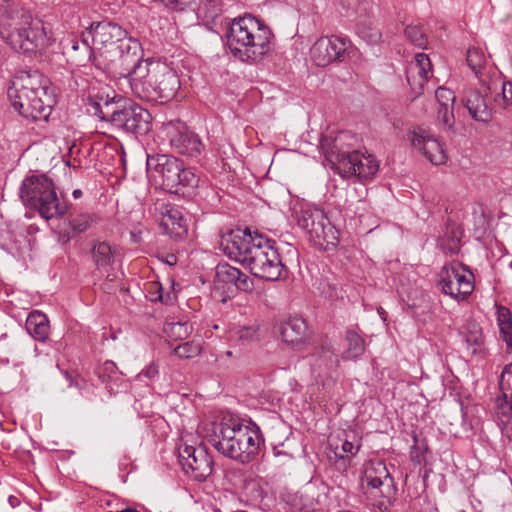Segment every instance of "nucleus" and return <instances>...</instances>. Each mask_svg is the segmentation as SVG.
Instances as JSON below:
<instances>
[{"instance_id":"nucleus-1","label":"nucleus","mask_w":512,"mask_h":512,"mask_svg":"<svg viewBox=\"0 0 512 512\" xmlns=\"http://www.w3.org/2000/svg\"><path fill=\"white\" fill-rule=\"evenodd\" d=\"M221 246L229 258L246 266L258 278L277 281L287 275L275 242L257 232L231 230L223 237Z\"/></svg>"},{"instance_id":"nucleus-2","label":"nucleus","mask_w":512,"mask_h":512,"mask_svg":"<svg viewBox=\"0 0 512 512\" xmlns=\"http://www.w3.org/2000/svg\"><path fill=\"white\" fill-rule=\"evenodd\" d=\"M0 37L15 51L41 53L51 46L44 24L16 0H0Z\"/></svg>"},{"instance_id":"nucleus-3","label":"nucleus","mask_w":512,"mask_h":512,"mask_svg":"<svg viewBox=\"0 0 512 512\" xmlns=\"http://www.w3.org/2000/svg\"><path fill=\"white\" fill-rule=\"evenodd\" d=\"M208 441L222 455L242 464L252 462L265 443L260 427L251 419L223 417L213 424Z\"/></svg>"},{"instance_id":"nucleus-4","label":"nucleus","mask_w":512,"mask_h":512,"mask_svg":"<svg viewBox=\"0 0 512 512\" xmlns=\"http://www.w3.org/2000/svg\"><path fill=\"white\" fill-rule=\"evenodd\" d=\"M89 34L92 36L95 47L100 52L96 67L112 76L115 73L128 71L137 61V54L142 52L140 42L129 36L117 23L101 21L91 26Z\"/></svg>"},{"instance_id":"nucleus-5","label":"nucleus","mask_w":512,"mask_h":512,"mask_svg":"<svg viewBox=\"0 0 512 512\" xmlns=\"http://www.w3.org/2000/svg\"><path fill=\"white\" fill-rule=\"evenodd\" d=\"M230 53L245 63H258L271 50L274 35L264 21L245 14L231 21L225 34Z\"/></svg>"},{"instance_id":"nucleus-6","label":"nucleus","mask_w":512,"mask_h":512,"mask_svg":"<svg viewBox=\"0 0 512 512\" xmlns=\"http://www.w3.org/2000/svg\"><path fill=\"white\" fill-rule=\"evenodd\" d=\"M14 109L32 120H47L55 103L50 81L40 72H21L8 89Z\"/></svg>"},{"instance_id":"nucleus-7","label":"nucleus","mask_w":512,"mask_h":512,"mask_svg":"<svg viewBox=\"0 0 512 512\" xmlns=\"http://www.w3.org/2000/svg\"><path fill=\"white\" fill-rule=\"evenodd\" d=\"M20 198L25 206L34 208L46 220L62 217L67 211V205L57 196L54 182L45 174L27 176L20 187Z\"/></svg>"},{"instance_id":"nucleus-8","label":"nucleus","mask_w":512,"mask_h":512,"mask_svg":"<svg viewBox=\"0 0 512 512\" xmlns=\"http://www.w3.org/2000/svg\"><path fill=\"white\" fill-rule=\"evenodd\" d=\"M97 114L101 120L108 121L128 133L143 135L150 130L151 115L148 110L136 104H126L117 95L101 98L97 103Z\"/></svg>"},{"instance_id":"nucleus-9","label":"nucleus","mask_w":512,"mask_h":512,"mask_svg":"<svg viewBox=\"0 0 512 512\" xmlns=\"http://www.w3.org/2000/svg\"><path fill=\"white\" fill-rule=\"evenodd\" d=\"M146 165L149 177L170 193H178L182 188L198 185V176L174 156L148 155Z\"/></svg>"},{"instance_id":"nucleus-10","label":"nucleus","mask_w":512,"mask_h":512,"mask_svg":"<svg viewBox=\"0 0 512 512\" xmlns=\"http://www.w3.org/2000/svg\"><path fill=\"white\" fill-rule=\"evenodd\" d=\"M297 225L309 237V240L323 250L335 248L339 243V231L328 219L324 210L309 204H300L294 208Z\"/></svg>"},{"instance_id":"nucleus-11","label":"nucleus","mask_w":512,"mask_h":512,"mask_svg":"<svg viewBox=\"0 0 512 512\" xmlns=\"http://www.w3.org/2000/svg\"><path fill=\"white\" fill-rule=\"evenodd\" d=\"M127 70L123 73H115L113 76L128 77L133 93L141 99L148 101L155 99L158 78L161 77L162 72L166 71V64L153 59L141 60L140 52L137 54V61Z\"/></svg>"},{"instance_id":"nucleus-12","label":"nucleus","mask_w":512,"mask_h":512,"mask_svg":"<svg viewBox=\"0 0 512 512\" xmlns=\"http://www.w3.org/2000/svg\"><path fill=\"white\" fill-rule=\"evenodd\" d=\"M437 285L445 295L463 301L474 290V275L461 263L452 262L442 267Z\"/></svg>"},{"instance_id":"nucleus-13","label":"nucleus","mask_w":512,"mask_h":512,"mask_svg":"<svg viewBox=\"0 0 512 512\" xmlns=\"http://www.w3.org/2000/svg\"><path fill=\"white\" fill-rule=\"evenodd\" d=\"M366 480L370 487L369 494L374 499V506L381 511H388L395 500L397 489L384 462L371 463V467L366 471Z\"/></svg>"},{"instance_id":"nucleus-14","label":"nucleus","mask_w":512,"mask_h":512,"mask_svg":"<svg viewBox=\"0 0 512 512\" xmlns=\"http://www.w3.org/2000/svg\"><path fill=\"white\" fill-rule=\"evenodd\" d=\"M188 438H181L178 459L184 472L197 481H204L212 473L213 461L202 446L190 445Z\"/></svg>"},{"instance_id":"nucleus-15","label":"nucleus","mask_w":512,"mask_h":512,"mask_svg":"<svg viewBox=\"0 0 512 512\" xmlns=\"http://www.w3.org/2000/svg\"><path fill=\"white\" fill-rule=\"evenodd\" d=\"M163 133L172 150L186 157H198L203 150L200 137L180 121H170L163 126Z\"/></svg>"},{"instance_id":"nucleus-16","label":"nucleus","mask_w":512,"mask_h":512,"mask_svg":"<svg viewBox=\"0 0 512 512\" xmlns=\"http://www.w3.org/2000/svg\"><path fill=\"white\" fill-rule=\"evenodd\" d=\"M337 169L343 177H356L365 182L371 181L375 177L379 170V162L372 154L352 151L342 156Z\"/></svg>"},{"instance_id":"nucleus-17","label":"nucleus","mask_w":512,"mask_h":512,"mask_svg":"<svg viewBox=\"0 0 512 512\" xmlns=\"http://www.w3.org/2000/svg\"><path fill=\"white\" fill-rule=\"evenodd\" d=\"M349 47L350 41L345 37H321L310 48V57L316 66L325 67L342 61Z\"/></svg>"},{"instance_id":"nucleus-18","label":"nucleus","mask_w":512,"mask_h":512,"mask_svg":"<svg viewBox=\"0 0 512 512\" xmlns=\"http://www.w3.org/2000/svg\"><path fill=\"white\" fill-rule=\"evenodd\" d=\"M408 139L414 149L418 150L434 165H442L447 161L443 144L429 131L415 128L408 133Z\"/></svg>"},{"instance_id":"nucleus-19","label":"nucleus","mask_w":512,"mask_h":512,"mask_svg":"<svg viewBox=\"0 0 512 512\" xmlns=\"http://www.w3.org/2000/svg\"><path fill=\"white\" fill-rule=\"evenodd\" d=\"M498 88V83L493 81L488 86L482 85V90L469 88L465 90L462 102L470 116L476 121L488 122L492 119V107L488 104L487 93Z\"/></svg>"},{"instance_id":"nucleus-20","label":"nucleus","mask_w":512,"mask_h":512,"mask_svg":"<svg viewBox=\"0 0 512 512\" xmlns=\"http://www.w3.org/2000/svg\"><path fill=\"white\" fill-rule=\"evenodd\" d=\"M312 374L317 382L323 386L328 384L329 380H333L334 374L338 368V357L329 347L321 346L312 355Z\"/></svg>"},{"instance_id":"nucleus-21","label":"nucleus","mask_w":512,"mask_h":512,"mask_svg":"<svg viewBox=\"0 0 512 512\" xmlns=\"http://www.w3.org/2000/svg\"><path fill=\"white\" fill-rule=\"evenodd\" d=\"M432 75V64L427 54L416 53L406 69V79L415 94H420Z\"/></svg>"},{"instance_id":"nucleus-22","label":"nucleus","mask_w":512,"mask_h":512,"mask_svg":"<svg viewBox=\"0 0 512 512\" xmlns=\"http://www.w3.org/2000/svg\"><path fill=\"white\" fill-rule=\"evenodd\" d=\"M160 227L164 234L181 240L188 232V222L182 210L174 205H164L161 208Z\"/></svg>"},{"instance_id":"nucleus-23","label":"nucleus","mask_w":512,"mask_h":512,"mask_svg":"<svg viewBox=\"0 0 512 512\" xmlns=\"http://www.w3.org/2000/svg\"><path fill=\"white\" fill-rule=\"evenodd\" d=\"M350 138V134L344 131H340L336 134L330 132L323 135L320 140V146L327 160L338 166L342 156L352 152L345 149V146L348 144L347 140Z\"/></svg>"},{"instance_id":"nucleus-24","label":"nucleus","mask_w":512,"mask_h":512,"mask_svg":"<svg viewBox=\"0 0 512 512\" xmlns=\"http://www.w3.org/2000/svg\"><path fill=\"white\" fill-rule=\"evenodd\" d=\"M215 283L218 286H227V289L230 291H232L233 287L236 290L243 291H246L250 288L248 276L238 268L233 267L228 263H220L217 265Z\"/></svg>"},{"instance_id":"nucleus-25","label":"nucleus","mask_w":512,"mask_h":512,"mask_svg":"<svg viewBox=\"0 0 512 512\" xmlns=\"http://www.w3.org/2000/svg\"><path fill=\"white\" fill-rule=\"evenodd\" d=\"M459 334L465 341L467 350L471 354L479 357L485 355V340L479 323L473 319H467L459 329Z\"/></svg>"},{"instance_id":"nucleus-26","label":"nucleus","mask_w":512,"mask_h":512,"mask_svg":"<svg viewBox=\"0 0 512 512\" xmlns=\"http://www.w3.org/2000/svg\"><path fill=\"white\" fill-rule=\"evenodd\" d=\"M307 330L305 320L300 317L289 318L278 327V333L282 341L292 346L303 343Z\"/></svg>"},{"instance_id":"nucleus-27","label":"nucleus","mask_w":512,"mask_h":512,"mask_svg":"<svg viewBox=\"0 0 512 512\" xmlns=\"http://www.w3.org/2000/svg\"><path fill=\"white\" fill-rule=\"evenodd\" d=\"M179 88L180 81L178 76L166 65V71L162 72L161 77L158 78L155 88L157 95L152 101L167 102L175 97Z\"/></svg>"},{"instance_id":"nucleus-28","label":"nucleus","mask_w":512,"mask_h":512,"mask_svg":"<svg viewBox=\"0 0 512 512\" xmlns=\"http://www.w3.org/2000/svg\"><path fill=\"white\" fill-rule=\"evenodd\" d=\"M435 97L437 103L439 105L438 108V119L448 128H451L454 125V103H455V94L452 90L439 87L435 91Z\"/></svg>"},{"instance_id":"nucleus-29","label":"nucleus","mask_w":512,"mask_h":512,"mask_svg":"<svg viewBox=\"0 0 512 512\" xmlns=\"http://www.w3.org/2000/svg\"><path fill=\"white\" fill-rule=\"evenodd\" d=\"M28 334L36 341L46 342L49 338L50 325L48 317L39 310L30 312L25 324Z\"/></svg>"},{"instance_id":"nucleus-30","label":"nucleus","mask_w":512,"mask_h":512,"mask_svg":"<svg viewBox=\"0 0 512 512\" xmlns=\"http://www.w3.org/2000/svg\"><path fill=\"white\" fill-rule=\"evenodd\" d=\"M28 245V239L21 233H15L9 229L0 231V248L12 254L19 256Z\"/></svg>"},{"instance_id":"nucleus-31","label":"nucleus","mask_w":512,"mask_h":512,"mask_svg":"<svg viewBox=\"0 0 512 512\" xmlns=\"http://www.w3.org/2000/svg\"><path fill=\"white\" fill-rule=\"evenodd\" d=\"M71 47L68 50V55L70 60L76 66H85L89 62H93L96 66L95 56L92 48L85 40H77L73 39L71 42Z\"/></svg>"},{"instance_id":"nucleus-32","label":"nucleus","mask_w":512,"mask_h":512,"mask_svg":"<svg viewBox=\"0 0 512 512\" xmlns=\"http://www.w3.org/2000/svg\"><path fill=\"white\" fill-rule=\"evenodd\" d=\"M91 253L96 267L106 270L115 262L116 247L109 242L102 241L93 246Z\"/></svg>"},{"instance_id":"nucleus-33","label":"nucleus","mask_w":512,"mask_h":512,"mask_svg":"<svg viewBox=\"0 0 512 512\" xmlns=\"http://www.w3.org/2000/svg\"><path fill=\"white\" fill-rule=\"evenodd\" d=\"M342 435L344 437L339 436L336 441L331 442L330 446L335 458L343 460L346 465V461L349 462L358 453L360 445L350 441L345 432Z\"/></svg>"},{"instance_id":"nucleus-34","label":"nucleus","mask_w":512,"mask_h":512,"mask_svg":"<svg viewBox=\"0 0 512 512\" xmlns=\"http://www.w3.org/2000/svg\"><path fill=\"white\" fill-rule=\"evenodd\" d=\"M497 325L501 339L507 344L508 350L512 348V315L510 310L502 305L496 306Z\"/></svg>"},{"instance_id":"nucleus-35","label":"nucleus","mask_w":512,"mask_h":512,"mask_svg":"<svg viewBox=\"0 0 512 512\" xmlns=\"http://www.w3.org/2000/svg\"><path fill=\"white\" fill-rule=\"evenodd\" d=\"M95 217L89 213L83 212L72 214L69 216L70 232L67 234L68 239L74 238L79 234L86 232L92 227Z\"/></svg>"},{"instance_id":"nucleus-36","label":"nucleus","mask_w":512,"mask_h":512,"mask_svg":"<svg viewBox=\"0 0 512 512\" xmlns=\"http://www.w3.org/2000/svg\"><path fill=\"white\" fill-rule=\"evenodd\" d=\"M347 347L342 353L344 360H356L365 351V342L363 338L355 331L346 333Z\"/></svg>"},{"instance_id":"nucleus-37","label":"nucleus","mask_w":512,"mask_h":512,"mask_svg":"<svg viewBox=\"0 0 512 512\" xmlns=\"http://www.w3.org/2000/svg\"><path fill=\"white\" fill-rule=\"evenodd\" d=\"M229 338L232 341L238 342L240 345L257 341L259 340V326L253 324L250 326L235 327L230 331Z\"/></svg>"},{"instance_id":"nucleus-38","label":"nucleus","mask_w":512,"mask_h":512,"mask_svg":"<svg viewBox=\"0 0 512 512\" xmlns=\"http://www.w3.org/2000/svg\"><path fill=\"white\" fill-rule=\"evenodd\" d=\"M462 230L455 225L447 227V233L441 240V246L451 254H456L460 250Z\"/></svg>"},{"instance_id":"nucleus-39","label":"nucleus","mask_w":512,"mask_h":512,"mask_svg":"<svg viewBox=\"0 0 512 512\" xmlns=\"http://www.w3.org/2000/svg\"><path fill=\"white\" fill-rule=\"evenodd\" d=\"M466 60L468 66L477 76L481 73V70L484 69L487 64V56L484 50L480 47L469 48L467 50Z\"/></svg>"},{"instance_id":"nucleus-40","label":"nucleus","mask_w":512,"mask_h":512,"mask_svg":"<svg viewBox=\"0 0 512 512\" xmlns=\"http://www.w3.org/2000/svg\"><path fill=\"white\" fill-rule=\"evenodd\" d=\"M193 328L188 322H171L165 325L164 331L174 340H183L187 338Z\"/></svg>"},{"instance_id":"nucleus-41","label":"nucleus","mask_w":512,"mask_h":512,"mask_svg":"<svg viewBox=\"0 0 512 512\" xmlns=\"http://www.w3.org/2000/svg\"><path fill=\"white\" fill-rule=\"evenodd\" d=\"M202 350L201 344L196 341H187L179 344L174 348V354L182 359H190L200 355Z\"/></svg>"},{"instance_id":"nucleus-42","label":"nucleus","mask_w":512,"mask_h":512,"mask_svg":"<svg viewBox=\"0 0 512 512\" xmlns=\"http://www.w3.org/2000/svg\"><path fill=\"white\" fill-rule=\"evenodd\" d=\"M405 36L413 45L419 48H425L428 43L425 32L418 25L407 26Z\"/></svg>"},{"instance_id":"nucleus-43","label":"nucleus","mask_w":512,"mask_h":512,"mask_svg":"<svg viewBox=\"0 0 512 512\" xmlns=\"http://www.w3.org/2000/svg\"><path fill=\"white\" fill-rule=\"evenodd\" d=\"M96 374L103 384L117 377V366L113 361H106L96 369Z\"/></svg>"},{"instance_id":"nucleus-44","label":"nucleus","mask_w":512,"mask_h":512,"mask_svg":"<svg viewBox=\"0 0 512 512\" xmlns=\"http://www.w3.org/2000/svg\"><path fill=\"white\" fill-rule=\"evenodd\" d=\"M167 9L172 11H183L193 4H196L198 0H159Z\"/></svg>"},{"instance_id":"nucleus-45","label":"nucleus","mask_w":512,"mask_h":512,"mask_svg":"<svg viewBox=\"0 0 512 512\" xmlns=\"http://www.w3.org/2000/svg\"><path fill=\"white\" fill-rule=\"evenodd\" d=\"M499 386L501 391H512V362L502 371Z\"/></svg>"},{"instance_id":"nucleus-46","label":"nucleus","mask_w":512,"mask_h":512,"mask_svg":"<svg viewBox=\"0 0 512 512\" xmlns=\"http://www.w3.org/2000/svg\"><path fill=\"white\" fill-rule=\"evenodd\" d=\"M359 35L369 44H376L381 38V34L376 29L362 28L359 30Z\"/></svg>"},{"instance_id":"nucleus-47","label":"nucleus","mask_w":512,"mask_h":512,"mask_svg":"<svg viewBox=\"0 0 512 512\" xmlns=\"http://www.w3.org/2000/svg\"><path fill=\"white\" fill-rule=\"evenodd\" d=\"M157 374H158V366L154 363H151L137 375V378L141 379L142 377H145L148 379H152Z\"/></svg>"},{"instance_id":"nucleus-48","label":"nucleus","mask_w":512,"mask_h":512,"mask_svg":"<svg viewBox=\"0 0 512 512\" xmlns=\"http://www.w3.org/2000/svg\"><path fill=\"white\" fill-rule=\"evenodd\" d=\"M63 375L68 382V386H75L78 389H82L84 381L82 379H74L72 374L68 371H63Z\"/></svg>"},{"instance_id":"nucleus-49","label":"nucleus","mask_w":512,"mask_h":512,"mask_svg":"<svg viewBox=\"0 0 512 512\" xmlns=\"http://www.w3.org/2000/svg\"><path fill=\"white\" fill-rule=\"evenodd\" d=\"M161 260L169 266H174L177 263V257L174 254H167L165 256H162Z\"/></svg>"},{"instance_id":"nucleus-50","label":"nucleus","mask_w":512,"mask_h":512,"mask_svg":"<svg viewBox=\"0 0 512 512\" xmlns=\"http://www.w3.org/2000/svg\"><path fill=\"white\" fill-rule=\"evenodd\" d=\"M501 423L503 434H505L510 440H512V424H506L503 419H501Z\"/></svg>"},{"instance_id":"nucleus-51","label":"nucleus","mask_w":512,"mask_h":512,"mask_svg":"<svg viewBox=\"0 0 512 512\" xmlns=\"http://www.w3.org/2000/svg\"><path fill=\"white\" fill-rule=\"evenodd\" d=\"M8 502H9L10 506L13 508L17 507L20 504L19 499L13 495L9 496Z\"/></svg>"},{"instance_id":"nucleus-52","label":"nucleus","mask_w":512,"mask_h":512,"mask_svg":"<svg viewBox=\"0 0 512 512\" xmlns=\"http://www.w3.org/2000/svg\"><path fill=\"white\" fill-rule=\"evenodd\" d=\"M334 291H335V287H331L329 284H328V291H326L325 289H323L321 291L322 294H324L326 297H332L334 295Z\"/></svg>"},{"instance_id":"nucleus-53","label":"nucleus","mask_w":512,"mask_h":512,"mask_svg":"<svg viewBox=\"0 0 512 512\" xmlns=\"http://www.w3.org/2000/svg\"><path fill=\"white\" fill-rule=\"evenodd\" d=\"M159 300H160L161 302H163V303H168V302L171 300V297H170V295L168 294V295H167V297L165 298V297L163 296V294H161V293H160V294H159Z\"/></svg>"},{"instance_id":"nucleus-54","label":"nucleus","mask_w":512,"mask_h":512,"mask_svg":"<svg viewBox=\"0 0 512 512\" xmlns=\"http://www.w3.org/2000/svg\"><path fill=\"white\" fill-rule=\"evenodd\" d=\"M72 194L74 198H79L82 195V191L80 189H75Z\"/></svg>"},{"instance_id":"nucleus-55","label":"nucleus","mask_w":512,"mask_h":512,"mask_svg":"<svg viewBox=\"0 0 512 512\" xmlns=\"http://www.w3.org/2000/svg\"><path fill=\"white\" fill-rule=\"evenodd\" d=\"M131 237L133 238V240H134L135 242H138V241L140 240L139 235H138L137 233H135V232H132V233H131Z\"/></svg>"},{"instance_id":"nucleus-56","label":"nucleus","mask_w":512,"mask_h":512,"mask_svg":"<svg viewBox=\"0 0 512 512\" xmlns=\"http://www.w3.org/2000/svg\"><path fill=\"white\" fill-rule=\"evenodd\" d=\"M273 454H274L275 456H280V455H282V454H284V453H283L282 451L278 450L276 447H274V449H273Z\"/></svg>"}]
</instances>
